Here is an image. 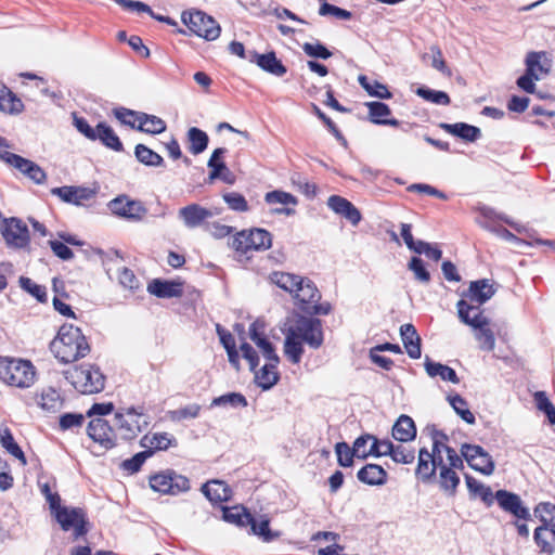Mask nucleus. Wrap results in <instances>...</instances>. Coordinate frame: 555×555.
I'll return each mask as SVG.
<instances>
[{
  "label": "nucleus",
  "mask_w": 555,
  "mask_h": 555,
  "mask_svg": "<svg viewBox=\"0 0 555 555\" xmlns=\"http://www.w3.org/2000/svg\"><path fill=\"white\" fill-rule=\"evenodd\" d=\"M284 354L293 364H298L304 354V345L319 349L324 341L322 321L297 315L285 324Z\"/></svg>",
  "instance_id": "nucleus-1"
},
{
  "label": "nucleus",
  "mask_w": 555,
  "mask_h": 555,
  "mask_svg": "<svg viewBox=\"0 0 555 555\" xmlns=\"http://www.w3.org/2000/svg\"><path fill=\"white\" fill-rule=\"evenodd\" d=\"M50 349L62 363L75 362L90 352L86 336L79 327L72 324H64L60 327Z\"/></svg>",
  "instance_id": "nucleus-2"
},
{
  "label": "nucleus",
  "mask_w": 555,
  "mask_h": 555,
  "mask_svg": "<svg viewBox=\"0 0 555 555\" xmlns=\"http://www.w3.org/2000/svg\"><path fill=\"white\" fill-rule=\"evenodd\" d=\"M271 281L280 288L292 294L295 305L304 312L311 309V305L321 298L318 287L308 278L287 272H273Z\"/></svg>",
  "instance_id": "nucleus-3"
},
{
  "label": "nucleus",
  "mask_w": 555,
  "mask_h": 555,
  "mask_svg": "<svg viewBox=\"0 0 555 555\" xmlns=\"http://www.w3.org/2000/svg\"><path fill=\"white\" fill-rule=\"evenodd\" d=\"M37 371L29 360L0 357V380L8 386L26 389L31 387Z\"/></svg>",
  "instance_id": "nucleus-4"
},
{
  "label": "nucleus",
  "mask_w": 555,
  "mask_h": 555,
  "mask_svg": "<svg viewBox=\"0 0 555 555\" xmlns=\"http://www.w3.org/2000/svg\"><path fill=\"white\" fill-rule=\"evenodd\" d=\"M457 315L461 322L477 330L476 339L480 343V348L492 351L495 347V338L490 330V321L482 314L478 307L468 304L465 299H461L456 304Z\"/></svg>",
  "instance_id": "nucleus-5"
},
{
  "label": "nucleus",
  "mask_w": 555,
  "mask_h": 555,
  "mask_svg": "<svg viewBox=\"0 0 555 555\" xmlns=\"http://www.w3.org/2000/svg\"><path fill=\"white\" fill-rule=\"evenodd\" d=\"M114 426L117 436L125 440H131L139 436L149 425L150 416L143 408H122L115 413Z\"/></svg>",
  "instance_id": "nucleus-6"
},
{
  "label": "nucleus",
  "mask_w": 555,
  "mask_h": 555,
  "mask_svg": "<svg viewBox=\"0 0 555 555\" xmlns=\"http://www.w3.org/2000/svg\"><path fill=\"white\" fill-rule=\"evenodd\" d=\"M66 379L74 388L83 393H98L104 389L105 376L92 364H83L66 373Z\"/></svg>",
  "instance_id": "nucleus-7"
},
{
  "label": "nucleus",
  "mask_w": 555,
  "mask_h": 555,
  "mask_svg": "<svg viewBox=\"0 0 555 555\" xmlns=\"http://www.w3.org/2000/svg\"><path fill=\"white\" fill-rule=\"evenodd\" d=\"M51 514L63 531H72L75 540L85 537L90 530L87 513L81 507L61 504Z\"/></svg>",
  "instance_id": "nucleus-8"
},
{
  "label": "nucleus",
  "mask_w": 555,
  "mask_h": 555,
  "mask_svg": "<svg viewBox=\"0 0 555 555\" xmlns=\"http://www.w3.org/2000/svg\"><path fill=\"white\" fill-rule=\"evenodd\" d=\"M242 356L249 363L250 371L255 372V380L262 390L271 389L280 379L276 370L280 362L268 361L259 371H255L259 363L257 351L247 343H243L240 347Z\"/></svg>",
  "instance_id": "nucleus-9"
},
{
  "label": "nucleus",
  "mask_w": 555,
  "mask_h": 555,
  "mask_svg": "<svg viewBox=\"0 0 555 555\" xmlns=\"http://www.w3.org/2000/svg\"><path fill=\"white\" fill-rule=\"evenodd\" d=\"M271 245V233L259 228L237 232L231 243L232 248L241 254H247L251 250H267Z\"/></svg>",
  "instance_id": "nucleus-10"
},
{
  "label": "nucleus",
  "mask_w": 555,
  "mask_h": 555,
  "mask_svg": "<svg viewBox=\"0 0 555 555\" xmlns=\"http://www.w3.org/2000/svg\"><path fill=\"white\" fill-rule=\"evenodd\" d=\"M181 18L191 31L208 41L216 40L220 36L219 24L202 11L183 12Z\"/></svg>",
  "instance_id": "nucleus-11"
},
{
  "label": "nucleus",
  "mask_w": 555,
  "mask_h": 555,
  "mask_svg": "<svg viewBox=\"0 0 555 555\" xmlns=\"http://www.w3.org/2000/svg\"><path fill=\"white\" fill-rule=\"evenodd\" d=\"M150 487L162 494L178 495L190 490L186 477L167 469L150 477Z\"/></svg>",
  "instance_id": "nucleus-12"
},
{
  "label": "nucleus",
  "mask_w": 555,
  "mask_h": 555,
  "mask_svg": "<svg viewBox=\"0 0 555 555\" xmlns=\"http://www.w3.org/2000/svg\"><path fill=\"white\" fill-rule=\"evenodd\" d=\"M0 231L9 247L16 249L28 247L30 241L29 231L26 223L21 219L15 217L3 219Z\"/></svg>",
  "instance_id": "nucleus-13"
},
{
  "label": "nucleus",
  "mask_w": 555,
  "mask_h": 555,
  "mask_svg": "<svg viewBox=\"0 0 555 555\" xmlns=\"http://www.w3.org/2000/svg\"><path fill=\"white\" fill-rule=\"evenodd\" d=\"M461 454L473 469L487 476L493 474L494 461L482 447L464 443L461 448Z\"/></svg>",
  "instance_id": "nucleus-14"
},
{
  "label": "nucleus",
  "mask_w": 555,
  "mask_h": 555,
  "mask_svg": "<svg viewBox=\"0 0 555 555\" xmlns=\"http://www.w3.org/2000/svg\"><path fill=\"white\" fill-rule=\"evenodd\" d=\"M107 206L114 215L131 221H140L147 214L140 201L131 199L127 195L117 196Z\"/></svg>",
  "instance_id": "nucleus-15"
},
{
  "label": "nucleus",
  "mask_w": 555,
  "mask_h": 555,
  "mask_svg": "<svg viewBox=\"0 0 555 555\" xmlns=\"http://www.w3.org/2000/svg\"><path fill=\"white\" fill-rule=\"evenodd\" d=\"M89 437L101 447L108 450L116 446L117 433L115 426L102 417H95L90 421L87 428Z\"/></svg>",
  "instance_id": "nucleus-16"
},
{
  "label": "nucleus",
  "mask_w": 555,
  "mask_h": 555,
  "mask_svg": "<svg viewBox=\"0 0 555 555\" xmlns=\"http://www.w3.org/2000/svg\"><path fill=\"white\" fill-rule=\"evenodd\" d=\"M0 157L9 165L18 169L35 183L41 184L44 182L47 175L36 163L7 151L1 153Z\"/></svg>",
  "instance_id": "nucleus-17"
},
{
  "label": "nucleus",
  "mask_w": 555,
  "mask_h": 555,
  "mask_svg": "<svg viewBox=\"0 0 555 555\" xmlns=\"http://www.w3.org/2000/svg\"><path fill=\"white\" fill-rule=\"evenodd\" d=\"M499 506L504 511L517 518L528 519L530 517L529 509L522 505V501L520 496L516 493L506 491V490H498L495 492V498Z\"/></svg>",
  "instance_id": "nucleus-18"
},
{
  "label": "nucleus",
  "mask_w": 555,
  "mask_h": 555,
  "mask_svg": "<svg viewBox=\"0 0 555 555\" xmlns=\"http://www.w3.org/2000/svg\"><path fill=\"white\" fill-rule=\"evenodd\" d=\"M218 212L207 209L198 204H190L179 209V217L184 225L194 229L204 224V222L216 216Z\"/></svg>",
  "instance_id": "nucleus-19"
},
{
  "label": "nucleus",
  "mask_w": 555,
  "mask_h": 555,
  "mask_svg": "<svg viewBox=\"0 0 555 555\" xmlns=\"http://www.w3.org/2000/svg\"><path fill=\"white\" fill-rule=\"evenodd\" d=\"M327 206L335 214L343 216L352 225H358L361 221V212L359 209L348 199L339 195H331L327 199Z\"/></svg>",
  "instance_id": "nucleus-20"
},
{
  "label": "nucleus",
  "mask_w": 555,
  "mask_h": 555,
  "mask_svg": "<svg viewBox=\"0 0 555 555\" xmlns=\"http://www.w3.org/2000/svg\"><path fill=\"white\" fill-rule=\"evenodd\" d=\"M249 61L256 63L262 70L276 77H282L287 72L286 67L276 57L273 51L263 54L253 52L250 54Z\"/></svg>",
  "instance_id": "nucleus-21"
},
{
  "label": "nucleus",
  "mask_w": 555,
  "mask_h": 555,
  "mask_svg": "<svg viewBox=\"0 0 555 555\" xmlns=\"http://www.w3.org/2000/svg\"><path fill=\"white\" fill-rule=\"evenodd\" d=\"M182 286L181 282L155 279L149 283L147 291L158 298H177L183 294Z\"/></svg>",
  "instance_id": "nucleus-22"
},
{
  "label": "nucleus",
  "mask_w": 555,
  "mask_h": 555,
  "mask_svg": "<svg viewBox=\"0 0 555 555\" xmlns=\"http://www.w3.org/2000/svg\"><path fill=\"white\" fill-rule=\"evenodd\" d=\"M495 294L493 284L489 280L482 279L470 283L469 288L463 295L470 301L477 302L478 308Z\"/></svg>",
  "instance_id": "nucleus-23"
},
{
  "label": "nucleus",
  "mask_w": 555,
  "mask_h": 555,
  "mask_svg": "<svg viewBox=\"0 0 555 555\" xmlns=\"http://www.w3.org/2000/svg\"><path fill=\"white\" fill-rule=\"evenodd\" d=\"M400 336L406 353L412 359H420L422 356L421 337L413 324L406 323L400 326Z\"/></svg>",
  "instance_id": "nucleus-24"
},
{
  "label": "nucleus",
  "mask_w": 555,
  "mask_h": 555,
  "mask_svg": "<svg viewBox=\"0 0 555 555\" xmlns=\"http://www.w3.org/2000/svg\"><path fill=\"white\" fill-rule=\"evenodd\" d=\"M526 73L541 80L550 72V63L544 52H529L525 60Z\"/></svg>",
  "instance_id": "nucleus-25"
},
{
  "label": "nucleus",
  "mask_w": 555,
  "mask_h": 555,
  "mask_svg": "<svg viewBox=\"0 0 555 555\" xmlns=\"http://www.w3.org/2000/svg\"><path fill=\"white\" fill-rule=\"evenodd\" d=\"M140 444L142 448H145L146 451H152V454L155 451H164L169 449L171 446H176L177 441L175 437L168 433H154L144 435Z\"/></svg>",
  "instance_id": "nucleus-26"
},
{
  "label": "nucleus",
  "mask_w": 555,
  "mask_h": 555,
  "mask_svg": "<svg viewBox=\"0 0 555 555\" xmlns=\"http://www.w3.org/2000/svg\"><path fill=\"white\" fill-rule=\"evenodd\" d=\"M259 323L254 322L249 327V337L255 345L260 349L263 358L267 361L280 362V358L275 351L272 343L258 330Z\"/></svg>",
  "instance_id": "nucleus-27"
},
{
  "label": "nucleus",
  "mask_w": 555,
  "mask_h": 555,
  "mask_svg": "<svg viewBox=\"0 0 555 555\" xmlns=\"http://www.w3.org/2000/svg\"><path fill=\"white\" fill-rule=\"evenodd\" d=\"M227 153V149L224 147H218L216 149L208 163L207 166L211 169L209 173V179H221L227 183H232V180L229 179V176L231 175L229 169L227 168L224 162L222 160L224 154Z\"/></svg>",
  "instance_id": "nucleus-28"
},
{
  "label": "nucleus",
  "mask_w": 555,
  "mask_h": 555,
  "mask_svg": "<svg viewBox=\"0 0 555 555\" xmlns=\"http://www.w3.org/2000/svg\"><path fill=\"white\" fill-rule=\"evenodd\" d=\"M439 127L446 132L459 137L467 142H475L481 137V131L478 127L468 125L466 122H441Z\"/></svg>",
  "instance_id": "nucleus-29"
},
{
  "label": "nucleus",
  "mask_w": 555,
  "mask_h": 555,
  "mask_svg": "<svg viewBox=\"0 0 555 555\" xmlns=\"http://www.w3.org/2000/svg\"><path fill=\"white\" fill-rule=\"evenodd\" d=\"M202 492L211 503H222L230 500L231 489L224 481L210 480L202 486Z\"/></svg>",
  "instance_id": "nucleus-30"
},
{
  "label": "nucleus",
  "mask_w": 555,
  "mask_h": 555,
  "mask_svg": "<svg viewBox=\"0 0 555 555\" xmlns=\"http://www.w3.org/2000/svg\"><path fill=\"white\" fill-rule=\"evenodd\" d=\"M357 477L370 486H382L387 481L386 470L377 464H366L358 472Z\"/></svg>",
  "instance_id": "nucleus-31"
},
{
  "label": "nucleus",
  "mask_w": 555,
  "mask_h": 555,
  "mask_svg": "<svg viewBox=\"0 0 555 555\" xmlns=\"http://www.w3.org/2000/svg\"><path fill=\"white\" fill-rule=\"evenodd\" d=\"M424 367L430 377L439 376L442 380L450 382L452 384L460 383V378L452 367L446 364L434 362L428 356L425 358Z\"/></svg>",
  "instance_id": "nucleus-32"
},
{
  "label": "nucleus",
  "mask_w": 555,
  "mask_h": 555,
  "mask_svg": "<svg viewBox=\"0 0 555 555\" xmlns=\"http://www.w3.org/2000/svg\"><path fill=\"white\" fill-rule=\"evenodd\" d=\"M392 437L400 442L414 440L416 437L414 421L408 415H401L392 426Z\"/></svg>",
  "instance_id": "nucleus-33"
},
{
  "label": "nucleus",
  "mask_w": 555,
  "mask_h": 555,
  "mask_svg": "<svg viewBox=\"0 0 555 555\" xmlns=\"http://www.w3.org/2000/svg\"><path fill=\"white\" fill-rule=\"evenodd\" d=\"M555 531V525H541L535 528L533 539L541 553L553 554L555 552V541L551 533Z\"/></svg>",
  "instance_id": "nucleus-34"
},
{
  "label": "nucleus",
  "mask_w": 555,
  "mask_h": 555,
  "mask_svg": "<svg viewBox=\"0 0 555 555\" xmlns=\"http://www.w3.org/2000/svg\"><path fill=\"white\" fill-rule=\"evenodd\" d=\"M433 454L426 448H422L418 452V463L416 467V475L424 482L430 481L435 475V465H433Z\"/></svg>",
  "instance_id": "nucleus-35"
},
{
  "label": "nucleus",
  "mask_w": 555,
  "mask_h": 555,
  "mask_svg": "<svg viewBox=\"0 0 555 555\" xmlns=\"http://www.w3.org/2000/svg\"><path fill=\"white\" fill-rule=\"evenodd\" d=\"M465 480L467 489L472 495L480 498L488 506L492 505L495 494L492 493L490 487L468 475L465 476Z\"/></svg>",
  "instance_id": "nucleus-36"
},
{
  "label": "nucleus",
  "mask_w": 555,
  "mask_h": 555,
  "mask_svg": "<svg viewBox=\"0 0 555 555\" xmlns=\"http://www.w3.org/2000/svg\"><path fill=\"white\" fill-rule=\"evenodd\" d=\"M188 142L190 153H192L193 155H198L207 149L209 138L207 133L202 129L191 127L188 130Z\"/></svg>",
  "instance_id": "nucleus-37"
},
{
  "label": "nucleus",
  "mask_w": 555,
  "mask_h": 555,
  "mask_svg": "<svg viewBox=\"0 0 555 555\" xmlns=\"http://www.w3.org/2000/svg\"><path fill=\"white\" fill-rule=\"evenodd\" d=\"M96 140H100L105 146L120 152L122 151V143L118 135L115 133L112 127L104 122H100L96 126Z\"/></svg>",
  "instance_id": "nucleus-38"
},
{
  "label": "nucleus",
  "mask_w": 555,
  "mask_h": 555,
  "mask_svg": "<svg viewBox=\"0 0 555 555\" xmlns=\"http://www.w3.org/2000/svg\"><path fill=\"white\" fill-rule=\"evenodd\" d=\"M139 118V131L151 134H158L166 130V122L157 116L141 113Z\"/></svg>",
  "instance_id": "nucleus-39"
},
{
  "label": "nucleus",
  "mask_w": 555,
  "mask_h": 555,
  "mask_svg": "<svg viewBox=\"0 0 555 555\" xmlns=\"http://www.w3.org/2000/svg\"><path fill=\"white\" fill-rule=\"evenodd\" d=\"M456 467L454 466H443L439 472V482L442 490L449 492L450 494H454L456 488L460 483V477L454 470Z\"/></svg>",
  "instance_id": "nucleus-40"
},
{
  "label": "nucleus",
  "mask_w": 555,
  "mask_h": 555,
  "mask_svg": "<svg viewBox=\"0 0 555 555\" xmlns=\"http://www.w3.org/2000/svg\"><path fill=\"white\" fill-rule=\"evenodd\" d=\"M134 155L137 159L145 166L159 167L164 164L163 157L144 144H138L135 146Z\"/></svg>",
  "instance_id": "nucleus-41"
},
{
  "label": "nucleus",
  "mask_w": 555,
  "mask_h": 555,
  "mask_svg": "<svg viewBox=\"0 0 555 555\" xmlns=\"http://www.w3.org/2000/svg\"><path fill=\"white\" fill-rule=\"evenodd\" d=\"M448 400L455 413L467 424L473 425L476 422L475 415L468 409V404L460 395L449 396Z\"/></svg>",
  "instance_id": "nucleus-42"
},
{
  "label": "nucleus",
  "mask_w": 555,
  "mask_h": 555,
  "mask_svg": "<svg viewBox=\"0 0 555 555\" xmlns=\"http://www.w3.org/2000/svg\"><path fill=\"white\" fill-rule=\"evenodd\" d=\"M1 446L14 457L21 461L23 465L26 464V457L20 446L15 442L14 437L10 429L5 428L0 436Z\"/></svg>",
  "instance_id": "nucleus-43"
},
{
  "label": "nucleus",
  "mask_w": 555,
  "mask_h": 555,
  "mask_svg": "<svg viewBox=\"0 0 555 555\" xmlns=\"http://www.w3.org/2000/svg\"><path fill=\"white\" fill-rule=\"evenodd\" d=\"M358 81L371 96H376L378 99L391 98V93L385 85H382L377 81L370 82L366 76L363 75L359 76Z\"/></svg>",
  "instance_id": "nucleus-44"
},
{
  "label": "nucleus",
  "mask_w": 555,
  "mask_h": 555,
  "mask_svg": "<svg viewBox=\"0 0 555 555\" xmlns=\"http://www.w3.org/2000/svg\"><path fill=\"white\" fill-rule=\"evenodd\" d=\"M415 93L425 101L431 102L437 105H449L451 100L447 92L433 90L427 87H420Z\"/></svg>",
  "instance_id": "nucleus-45"
},
{
  "label": "nucleus",
  "mask_w": 555,
  "mask_h": 555,
  "mask_svg": "<svg viewBox=\"0 0 555 555\" xmlns=\"http://www.w3.org/2000/svg\"><path fill=\"white\" fill-rule=\"evenodd\" d=\"M223 519L228 522L238 526H246L251 520V515L246 512L244 507L234 506L231 508H223Z\"/></svg>",
  "instance_id": "nucleus-46"
},
{
  "label": "nucleus",
  "mask_w": 555,
  "mask_h": 555,
  "mask_svg": "<svg viewBox=\"0 0 555 555\" xmlns=\"http://www.w3.org/2000/svg\"><path fill=\"white\" fill-rule=\"evenodd\" d=\"M22 106L21 100L15 99L11 91L3 85H0V109L3 112L18 113Z\"/></svg>",
  "instance_id": "nucleus-47"
},
{
  "label": "nucleus",
  "mask_w": 555,
  "mask_h": 555,
  "mask_svg": "<svg viewBox=\"0 0 555 555\" xmlns=\"http://www.w3.org/2000/svg\"><path fill=\"white\" fill-rule=\"evenodd\" d=\"M230 405L232 408H238V406H247V400L246 398L238 392H229L225 395H222L220 397L215 398L211 401V406H227Z\"/></svg>",
  "instance_id": "nucleus-48"
},
{
  "label": "nucleus",
  "mask_w": 555,
  "mask_h": 555,
  "mask_svg": "<svg viewBox=\"0 0 555 555\" xmlns=\"http://www.w3.org/2000/svg\"><path fill=\"white\" fill-rule=\"evenodd\" d=\"M369 108V119L375 125H383L384 117L391 114L390 107L383 102H369L366 103Z\"/></svg>",
  "instance_id": "nucleus-49"
},
{
  "label": "nucleus",
  "mask_w": 555,
  "mask_h": 555,
  "mask_svg": "<svg viewBox=\"0 0 555 555\" xmlns=\"http://www.w3.org/2000/svg\"><path fill=\"white\" fill-rule=\"evenodd\" d=\"M408 269L413 272L414 279L417 282L422 284H428L430 282V273L426 269L424 261L420 257H412L408 263Z\"/></svg>",
  "instance_id": "nucleus-50"
},
{
  "label": "nucleus",
  "mask_w": 555,
  "mask_h": 555,
  "mask_svg": "<svg viewBox=\"0 0 555 555\" xmlns=\"http://www.w3.org/2000/svg\"><path fill=\"white\" fill-rule=\"evenodd\" d=\"M443 452L447 454L449 465L454 467H463L462 456H460L453 448L449 447L447 443H440L436 439L433 440V450L430 453L442 454Z\"/></svg>",
  "instance_id": "nucleus-51"
},
{
  "label": "nucleus",
  "mask_w": 555,
  "mask_h": 555,
  "mask_svg": "<svg viewBox=\"0 0 555 555\" xmlns=\"http://www.w3.org/2000/svg\"><path fill=\"white\" fill-rule=\"evenodd\" d=\"M20 286L28 292L31 296H34L40 302L47 301V291L44 286L36 284L29 278L21 276L20 278Z\"/></svg>",
  "instance_id": "nucleus-52"
},
{
  "label": "nucleus",
  "mask_w": 555,
  "mask_h": 555,
  "mask_svg": "<svg viewBox=\"0 0 555 555\" xmlns=\"http://www.w3.org/2000/svg\"><path fill=\"white\" fill-rule=\"evenodd\" d=\"M335 452L337 455V462L343 467H350L353 464V457L356 452L346 442H338L335 446Z\"/></svg>",
  "instance_id": "nucleus-53"
},
{
  "label": "nucleus",
  "mask_w": 555,
  "mask_h": 555,
  "mask_svg": "<svg viewBox=\"0 0 555 555\" xmlns=\"http://www.w3.org/2000/svg\"><path fill=\"white\" fill-rule=\"evenodd\" d=\"M534 402L537 408L544 412L552 425L555 424V408L545 395L544 391H537L534 393Z\"/></svg>",
  "instance_id": "nucleus-54"
},
{
  "label": "nucleus",
  "mask_w": 555,
  "mask_h": 555,
  "mask_svg": "<svg viewBox=\"0 0 555 555\" xmlns=\"http://www.w3.org/2000/svg\"><path fill=\"white\" fill-rule=\"evenodd\" d=\"M264 199L269 205L281 204L295 206L298 203L294 195L279 190L268 192L264 196Z\"/></svg>",
  "instance_id": "nucleus-55"
},
{
  "label": "nucleus",
  "mask_w": 555,
  "mask_h": 555,
  "mask_svg": "<svg viewBox=\"0 0 555 555\" xmlns=\"http://www.w3.org/2000/svg\"><path fill=\"white\" fill-rule=\"evenodd\" d=\"M39 405L47 411H54L62 405L60 393L52 388L43 391L40 397Z\"/></svg>",
  "instance_id": "nucleus-56"
},
{
  "label": "nucleus",
  "mask_w": 555,
  "mask_h": 555,
  "mask_svg": "<svg viewBox=\"0 0 555 555\" xmlns=\"http://www.w3.org/2000/svg\"><path fill=\"white\" fill-rule=\"evenodd\" d=\"M269 519L264 516H261L259 519L251 516V520L247 525H250L255 534L262 537L264 541H270L273 535L269 529Z\"/></svg>",
  "instance_id": "nucleus-57"
},
{
  "label": "nucleus",
  "mask_w": 555,
  "mask_h": 555,
  "mask_svg": "<svg viewBox=\"0 0 555 555\" xmlns=\"http://www.w3.org/2000/svg\"><path fill=\"white\" fill-rule=\"evenodd\" d=\"M201 405L197 403H192L181 409L171 411L169 413L170 418L176 422H180L189 418H196L199 415Z\"/></svg>",
  "instance_id": "nucleus-58"
},
{
  "label": "nucleus",
  "mask_w": 555,
  "mask_h": 555,
  "mask_svg": "<svg viewBox=\"0 0 555 555\" xmlns=\"http://www.w3.org/2000/svg\"><path fill=\"white\" fill-rule=\"evenodd\" d=\"M302 50L308 56L313 59L327 60L333 55V53L320 42H306L302 44Z\"/></svg>",
  "instance_id": "nucleus-59"
},
{
  "label": "nucleus",
  "mask_w": 555,
  "mask_h": 555,
  "mask_svg": "<svg viewBox=\"0 0 555 555\" xmlns=\"http://www.w3.org/2000/svg\"><path fill=\"white\" fill-rule=\"evenodd\" d=\"M224 202L228 204L229 208H231L234 211H247L248 210V204L245 197L236 192H230L225 193L223 195Z\"/></svg>",
  "instance_id": "nucleus-60"
},
{
  "label": "nucleus",
  "mask_w": 555,
  "mask_h": 555,
  "mask_svg": "<svg viewBox=\"0 0 555 555\" xmlns=\"http://www.w3.org/2000/svg\"><path fill=\"white\" fill-rule=\"evenodd\" d=\"M431 63L430 65L441 74L450 77L452 75L442 56V51L438 46L430 47Z\"/></svg>",
  "instance_id": "nucleus-61"
},
{
  "label": "nucleus",
  "mask_w": 555,
  "mask_h": 555,
  "mask_svg": "<svg viewBox=\"0 0 555 555\" xmlns=\"http://www.w3.org/2000/svg\"><path fill=\"white\" fill-rule=\"evenodd\" d=\"M114 114H115V117L118 120H120L122 124L138 129V125L140 121L139 117H140L141 113H138V112H134V111H131V109H128L125 107H120V108H116L114 111Z\"/></svg>",
  "instance_id": "nucleus-62"
},
{
  "label": "nucleus",
  "mask_w": 555,
  "mask_h": 555,
  "mask_svg": "<svg viewBox=\"0 0 555 555\" xmlns=\"http://www.w3.org/2000/svg\"><path fill=\"white\" fill-rule=\"evenodd\" d=\"M152 455V451H142L133 455L131 459L125 460L121 464L122 468L129 473H137L145 460Z\"/></svg>",
  "instance_id": "nucleus-63"
},
{
  "label": "nucleus",
  "mask_w": 555,
  "mask_h": 555,
  "mask_svg": "<svg viewBox=\"0 0 555 555\" xmlns=\"http://www.w3.org/2000/svg\"><path fill=\"white\" fill-rule=\"evenodd\" d=\"M534 514L540 518L542 525H554L552 521L555 514V505L548 502H542L534 508Z\"/></svg>",
  "instance_id": "nucleus-64"
}]
</instances>
